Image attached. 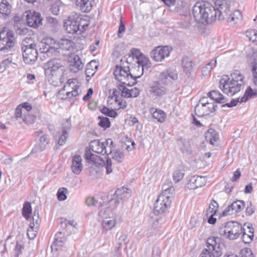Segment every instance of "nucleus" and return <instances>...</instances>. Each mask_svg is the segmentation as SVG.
Wrapping results in <instances>:
<instances>
[{
	"label": "nucleus",
	"mask_w": 257,
	"mask_h": 257,
	"mask_svg": "<svg viewBox=\"0 0 257 257\" xmlns=\"http://www.w3.org/2000/svg\"><path fill=\"white\" fill-rule=\"evenodd\" d=\"M42 46L40 50L41 53H44L47 57H57L59 56V50L72 51L75 48V43L71 40L62 38L58 43L54 39L47 38L42 41Z\"/></svg>",
	"instance_id": "obj_1"
},
{
	"label": "nucleus",
	"mask_w": 257,
	"mask_h": 257,
	"mask_svg": "<svg viewBox=\"0 0 257 257\" xmlns=\"http://www.w3.org/2000/svg\"><path fill=\"white\" fill-rule=\"evenodd\" d=\"M244 77L236 72L232 73L230 77L223 75L219 81V88L224 93L232 96L243 88Z\"/></svg>",
	"instance_id": "obj_2"
},
{
	"label": "nucleus",
	"mask_w": 257,
	"mask_h": 257,
	"mask_svg": "<svg viewBox=\"0 0 257 257\" xmlns=\"http://www.w3.org/2000/svg\"><path fill=\"white\" fill-rule=\"evenodd\" d=\"M85 16L77 14L69 16L64 23L67 33L72 34H81L89 25Z\"/></svg>",
	"instance_id": "obj_3"
},
{
	"label": "nucleus",
	"mask_w": 257,
	"mask_h": 257,
	"mask_svg": "<svg viewBox=\"0 0 257 257\" xmlns=\"http://www.w3.org/2000/svg\"><path fill=\"white\" fill-rule=\"evenodd\" d=\"M115 78L122 84L133 86L136 84V79L139 78L137 73H131L130 68L126 66L117 65L113 71Z\"/></svg>",
	"instance_id": "obj_4"
},
{
	"label": "nucleus",
	"mask_w": 257,
	"mask_h": 257,
	"mask_svg": "<svg viewBox=\"0 0 257 257\" xmlns=\"http://www.w3.org/2000/svg\"><path fill=\"white\" fill-rule=\"evenodd\" d=\"M220 240L218 237H209L206 241V248L203 249L199 257H220L222 254Z\"/></svg>",
	"instance_id": "obj_5"
},
{
	"label": "nucleus",
	"mask_w": 257,
	"mask_h": 257,
	"mask_svg": "<svg viewBox=\"0 0 257 257\" xmlns=\"http://www.w3.org/2000/svg\"><path fill=\"white\" fill-rule=\"evenodd\" d=\"M241 224L237 222H227L219 229V233L230 240L237 238L242 232Z\"/></svg>",
	"instance_id": "obj_6"
},
{
	"label": "nucleus",
	"mask_w": 257,
	"mask_h": 257,
	"mask_svg": "<svg viewBox=\"0 0 257 257\" xmlns=\"http://www.w3.org/2000/svg\"><path fill=\"white\" fill-rule=\"evenodd\" d=\"M16 38L12 30L2 29L0 31V51L11 50L16 44Z\"/></svg>",
	"instance_id": "obj_7"
},
{
	"label": "nucleus",
	"mask_w": 257,
	"mask_h": 257,
	"mask_svg": "<svg viewBox=\"0 0 257 257\" xmlns=\"http://www.w3.org/2000/svg\"><path fill=\"white\" fill-rule=\"evenodd\" d=\"M113 147V142L111 139H108L104 142L94 140L90 143V148L93 152L102 155H106V156L112 153Z\"/></svg>",
	"instance_id": "obj_8"
},
{
	"label": "nucleus",
	"mask_w": 257,
	"mask_h": 257,
	"mask_svg": "<svg viewBox=\"0 0 257 257\" xmlns=\"http://www.w3.org/2000/svg\"><path fill=\"white\" fill-rule=\"evenodd\" d=\"M207 98H201L195 107V114L198 117L209 115L216 110L217 105L215 102H209Z\"/></svg>",
	"instance_id": "obj_9"
},
{
	"label": "nucleus",
	"mask_w": 257,
	"mask_h": 257,
	"mask_svg": "<svg viewBox=\"0 0 257 257\" xmlns=\"http://www.w3.org/2000/svg\"><path fill=\"white\" fill-rule=\"evenodd\" d=\"M172 198L171 196L160 195L154 203V213L160 215L166 212L171 206Z\"/></svg>",
	"instance_id": "obj_10"
},
{
	"label": "nucleus",
	"mask_w": 257,
	"mask_h": 257,
	"mask_svg": "<svg viewBox=\"0 0 257 257\" xmlns=\"http://www.w3.org/2000/svg\"><path fill=\"white\" fill-rule=\"evenodd\" d=\"M36 47L37 45L35 43L22 46L23 60L26 64H33L37 60L38 52Z\"/></svg>",
	"instance_id": "obj_11"
},
{
	"label": "nucleus",
	"mask_w": 257,
	"mask_h": 257,
	"mask_svg": "<svg viewBox=\"0 0 257 257\" xmlns=\"http://www.w3.org/2000/svg\"><path fill=\"white\" fill-rule=\"evenodd\" d=\"M215 5V12L217 13L218 20L219 21L226 20L231 12L230 2L227 0H216Z\"/></svg>",
	"instance_id": "obj_12"
},
{
	"label": "nucleus",
	"mask_w": 257,
	"mask_h": 257,
	"mask_svg": "<svg viewBox=\"0 0 257 257\" xmlns=\"http://www.w3.org/2000/svg\"><path fill=\"white\" fill-rule=\"evenodd\" d=\"M171 50L172 48L168 46H159L152 50L150 56L156 62H162L169 56Z\"/></svg>",
	"instance_id": "obj_13"
},
{
	"label": "nucleus",
	"mask_w": 257,
	"mask_h": 257,
	"mask_svg": "<svg viewBox=\"0 0 257 257\" xmlns=\"http://www.w3.org/2000/svg\"><path fill=\"white\" fill-rule=\"evenodd\" d=\"M68 87L72 90L68 91L66 93L65 97H61L62 99H66L67 98H71L72 97H76L79 95L81 92H79L80 85L78 80L76 78L69 79L61 90L59 91V94L60 95L61 92L63 91L65 87Z\"/></svg>",
	"instance_id": "obj_14"
},
{
	"label": "nucleus",
	"mask_w": 257,
	"mask_h": 257,
	"mask_svg": "<svg viewBox=\"0 0 257 257\" xmlns=\"http://www.w3.org/2000/svg\"><path fill=\"white\" fill-rule=\"evenodd\" d=\"M26 20L28 25L33 28H37L42 25L43 18L39 12L27 11L26 12Z\"/></svg>",
	"instance_id": "obj_15"
},
{
	"label": "nucleus",
	"mask_w": 257,
	"mask_h": 257,
	"mask_svg": "<svg viewBox=\"0 0 257 257\" xmlns=\"http://www.w3.org/2000/svg\"><path fill=\"white\" fill-rule=\"evenodd\" d=\"M168 89L158 81H154L150 87V92L156 97H162L167 94Z\"/></svg>",
	"instance_id": "obj_16"
},
{
	"label": "nucleus",
	"mask_w": 257,
	"mask_h": 257,
	"mask_svg": "<svg viewBox=\"0 0 257 257\" xmlns=\"http://www.w3.org/2000/svg\"><path fill=\"white\" fill-rule=\"evenodd\" d=\"M206 7L201 23H206L207 24H211L217 19L215 8L208 2H207Z\"/></svg>",
	"instance_id": "obj_17"
},
{
	"label": "nucleus",
	"mask_w": 257,
	"mask_h": 257,
	"mask_svg": "<svg viewBox=\"0 0 257 257\" xmlns=\"http://www.w3.org/2000/svg\"><path fill=\"white\" fill-rule=\"evenodd\" d=\"M71 126V122L69 119H67L65 122L63 123L61 131L57 132L56 136L58 138V144L59 145L62 146L65 143L68 137V133Z\"/></svg>",
	"instance_id": "obj_18"
},
{
	"label": "nucleus",
	"mask_w": 257,
	"mask_h": 257,
	"mask_svg": "<svg viewBox=\"0 0 257 257\" xmlns=\"http://www.w3.org/2000/svg\"><path fill=\"white\" fill-rule=\"evenodd\" d=\"M206 2H199L195 4L192 9V14L196 21L202 22L205 9L206 8Z\"/></svg>",
	"instance_id": "obj_19"
},
{
	"label": "nucleus",
	"mask_w": 257,
	"mask_h": 257,
	"mask_svg": "<svg viewBox=\"0 0 257 257\" xmlns=\"http://www.w3.org/2000/svg\"><path fill=\"white\" fill-rule=\"evenodd\" d=\"M161 84L164 86L169 85L172 83V80L178 79V74L174 71L167 70L160 73L159 76Z\"/></svg>",
	"instance_id": "obj_20"
},
{
	"label": "nucleus",
	"mask_w": 257,
	"mask_h": 257,
	"mask_svg": "<svg viewBox=\"0 0 257 257\" xmlns=\"http://www.w3.org/2000/svg\"><path fill=\"white\" fill-rule=\"evenodd\" d=\"M131 196V191L130 189L121 187L117 189L113 195L112 200H115L114 202L119 203L121 200H126Z\"/></svg>",
	"instance_id": "obj_21"
},
{
	"label": "nucleus",
	"mask_w": 257,
	"mask_h": 257,
	"mask_svg": "<svg viewBox=\"0 0 257 257\" xmlns=\"http://www.w3.org/2000/svg\"><path fill=\"white\" fill-rule=\"evenodd\" d=\"M206 179L205 177L193 176L190 177L187 183V188L190 189H195L206 184Z\"/></svg>",
	"instance_id": "obj_22"
},
{
	"label": "nucleus",
	"mask_w": 257,
	"mask_h": 257,
	"mask_svg": "<svg viewBox=\"0 0 257 257\" xmlns=\"http://www.w3.org/2000/svg\"><path fill=\"white\" fill-rule=\"evenodd\" d=\"M69 66L70 70L77 72L82 69L83 64L78 55L75 54H71L69 56Z\"/></svg>",
	"instance_id": "obj_23"
},
{
	"label": "nucleus",
	"mask_w": 257,
	"mask_h": 257,
	"mask_svg": "<svg viewBox=\"0 0 257 257\" xmlns=\"http://www.w3.org/2000/svg\"><path fill=\"white\" fill-rule=\"evenodd\" d=\"M138 65L137 68L139 69V73H137L138 77L139 78L144 73V69H147L151 66V62L149 58L142 54L140 57L137 59Z\"/></svg>",
	"instance_id": "obj_24"
},
{
	"label": "nucleus",
	"mask_w": 257,
	"mask_h": 257,
	"mask_svg": "<svg viewBox=\"0 0 257 257\" xmlns=\"http://www.w3.org/2000/svg\"><path fill=\"white\" fill-rule=\"evenodd\" d=\"M49 140L45 135L42 134L39 138V143L32 150L31 154H36L45 150L49 144Z\"/></svg>",
	"instance_id": "obj_25"
},
{
	"label": "nucleus",
	"mask_w": 257,
	"mask_h": 257,
	"mask_svg": "<svg viewBox=\"0 0 257 257\" xmlns=\"http://www.w3.org/2000/svg\"><path fill=\"white\" fill-rule=\"evenodd\" d=\"M94 0H76V5L83 13L89 12L93 7Z\"/></svg>",
	"instance_id": "obj_26"
},
{
	"label": "nucleus",
	"mask_w": 257,
	"mask_h": 257,
	"mask_svg": "<svg viewBox=\"0 0 257 257\" xmlns=\"http://www.w3.org/2000/svg\"><path fill=\"white\" fill-rule=\"evenodd\" d=\"M71 169L73 173L78 175L82 169V159L79 155H75L72 158Z\"/></svg>",
	"instance_id": "obj_27"
},
{
	"label": "nucleus",
	"mask_w": 257,
	"mask_h": 257,
	"mask_svg": "<svg viewBox=\"0 0 257 257\" xmlns=\"http://www.w3.org/2000/svg\"><path fill=\"white\" fill-rule=\"evenodd\" d=\"M12 6L7 0H2L0 3V16L7 19L11 13Z\"/></svg>",
	"instance_id": "obj_28"
},
{
	"label": "nucleus",
	"mask_w": 257,
	"mask_h": 257,
	"mask_svg": "<svg viewBox=\"0 0 257 257\" xmlns=\"http://www.w3.org/2000/svg\"><path fill=\"white\" fill-rule=\"evenodd\" d=\"M65 241V237L64 233L61 231H59L56 233L54 237V240L51 244L52 249L58 250L59 247L62 246L63 243Z\"/></svg>",
	"instance_id": "obj_29"
},
{
	"label": "nucleus",
	"mask_w": 257,
	"mask_h": 257,
	"mask_svg": "<svg viewBox=\"0 0 257 257\" xmlns=\"http://www.w3.org/2000/svg\"><path fill=\"white\" fill-rule=\"evenodd\" d=\"M47 66V70L50 71L52 76L56 75V71L62 66L60 60L56 58L49 61Z\"/></svg>",
	"instance_id": "obj_30"
},
{
	"label": "nucleus",
	"mask_w": 257,
	"mask_h": 257,
	"mask_svg": "<svg viewBox=\"0 0 257 257\" xmlns=\"http://www.w3.org/2000/svg\"><path fill=\"white\" fill-rule=\"evenodd\" d=\"M205 140L212 145H214L219 140V134L214 129L210 128L205 134Z\"/></svg>",
	"instance_id": "obj_31"
},
{
	"label": "nucleus",
	"mask_w": 257,
	"mask_h": 257,
	"mask_svg": "<svg viewBox=\"0 0 257 257\" xmlns=\"http://www.w3.org/2000/svg\"><path fill=\"white\" fill-rule=\"evenodd\" d=\"M182 65L186 74L187 75H190L192 72L194 66V63L191 60L187 57H184L182 59Z\"/></svg>",
	"instance_id": "obj_32"
},
{
	"label": "nucleus",
	"mask_w": 257,
	"mask_h": 257,
	"mask_svg": "<svg viewBox=\"0 0 257 257\" xmlns=\"http://www.w3.org/2000/svg\"><path fill=\"white\" fill-rule=\"evenodd\" d=\"M207 95L210 97V102L223 103L224 102L223 95L219 92L215 90H212L208 92Z\"/></svg>",
	"instance_id": "obj_33"
},
{
	"label": "nucleus",
	"mask_w": 257,
	"mask_h": 257,
	"mask_svg": "<svg viewBox=\"0 0 257 257\" xmlns=\"http://www.w3.org/2000/svg\"><path fill=\"white\" fill-rule=\"evenodd\" d=\"M150 111L152 114L153 118L157 119L158 121L163 122L165 121L166 115L165 113L161 109L151 108L150 109Z\"/></svg>",
	"instance_id": "obj_34"
},
{
	"label": "nucleus",
	"mask_w": 257,
	"mask_h": 257,
	"mask_svg": "<svg viewBox=\"0 0 257 257\" xmlns=\"http://www.w3.org/2000/svg\"><path fill=\"white\" fill-rule=\"evenodd\" d=\"M247 228L249 229L248 234H246L243 230L244 229H242V241L245 243H249L250 242L254 237L253 235V229L252 227H250L249 226H247Z\"/></svg>",
	"instance_id": "obj_35"
},
{
	"label": "nucleus",
	"mask_w": 257,
	"mask_h": 257,
	"mask_svg": "<svg viewBox=\"0 0 257 257\" xmlns=\"http://www.w3.org/2000/svg\"><path fill=\"white\" fill-rule=\"evenodd\" d=\"M257 97V89H252L249 86L245 91L244 95L240 98L241 102H245L247 99L248 97Z\"/></svg>",
	"instance_id": "obj_36"
},
{
	"label": "nucleus",
	"mask_w": 257,
	"mask_h": 257,
	"mask_svg": "<svg viewBox=\"0 0 257 257\" xmlns=\"http://www.w3.org/2000/svg\"><path fill=\"white\" fill-rule=\"evenodd\" d=\"M32 213V207L31 203L29 202H26L22 208V215L27 220H28Z\"/></svg>",
	"instance_id": "obj_37"
},
{
	"label": "nucleus",
	"mask_w": 257,
	"mask_h": 257,
	"mask_svg": "<svg viewBox=\"0 0 257 257\" xmlns=\"http://www.w3.org/2000/svg\"><path fill=\"white\" fill-rule=\"evenodd\" d=\"M241 18V12L238 10H235L232 13L231 12L229 15V17L226 19L228 23H233L235 24L236 23V20H240Z\"/></svg>",
	"instance_id": "obj_38"
},
{
	"label": "nucleus",
	"mask_w": 257,
	"mask_h": 257,
	"mask_svg": "<svg viewBox=\"0 0 257 257\" xmlns=\"http://www.w3.org/2000/svg\"><path fill=\"white\" fill-rule=\"evenodd\" d=\"M216 63V61L215 60H211L210 62L202 67V74L204 76L209 74L212 68L215 66Z\"/></svg>",
	"instance_id": "obj_39"
},
{
	"label": "nucleus",
	"mask_w": 257,
	"mask_h": 257,
	"mask_svg": "<svg viewBox=\"0 0 257 257\" xmlns=\"http://www.w3.org/2000/svg\"><path fill=\"white\" fill-rule=\"evenodd\" d=\"M218 208V204L216 201L213 200L210 204L206 212V216H209V214H216Z\"/></svg>",
	"instance_id": "obj_40"
},
{
	"label": "nucleus",
	"mask_w": 257,
	"mask_h": 257,
	"mask_svg": "<svg viewBox=\"0 0 257 257\" xmlns=\"http://www.w3.org/2000/svg\"><path fill=\"white\" fill-rule=\"evenodd\" d=\"M175 191L174 187L172 186L168 187L167 185H163L162 186V192L160 195H164V196H171V198L174 196V193Z\"/></svg>",
	"instance_id": "obj_41"
},
{
	"label": "nucleus",
	"mask_w": 257,
	"mask_h": 257,
	"mask_svg": "<svg viewBox=\"0 0 257 257\" xmlns=\"http://www.w3.org/2000/svg\"><path fill=\"white\" fill-rule=\"evenodd\" d=\"M85 157L86 160L95 164L97 163L99 160L102 161L100 157L92 154L90 151H86L85 152Z\"/></svg>",
	"instance_id": "obj_42"
},
{
	"label": "nucleus",
	"mask_w": 257,
	"mask_h": 257,
	"mask_svg": "<svg viewBox=\"0 0 257 257\" xmlns=\"http://www.w3.org/2000/svg\"><path fill=\"white\" fill-rule=\"evenodd\" d=\"M115 225V220L113 219L106 218L102 223L103 228L106 230H110Z\"/></svg>",
	"instance_id": "obj_43"
},
{
	"label": "nucleus",
	"mask_w": 257,
	"mask_h": 257,
	"mask_svg": "<svg viewBox=\"0 0 257 257\" xmlns=\"http://www.w3.org/2000/svg\"><path fill=\"white\" fill-rule=\"evenodd\" d=\"M184 175V170L177 169L173 174V179L175 183L179 182L183 178Z\"/></svg>",
	"instance_id": "obj_44"
},
{
	"label": "nucleus",
	"mask_w": 257,
	"mask_h": 257,
	"mask_svg": "<svg viewBox=\"0 0 257 257\" xmlns=\"http://www.w3.org/2000/svg\"><path fill=\"white\" fill-rule=\"evenodd\" d=\"M245 34L250 41L257 44V30L255 29L248 30L246 31Z\"/></svg>",
	"instance_id": "obj_45"
},
{
	"label": "nucleus",
	"mask_w": 257,
	"mask_h": 257,
	"mask_svg": "<svg viewBox=\"0 0 257 257\" xmlns=\"http://www.w3.org/2000/svg\"><path fill=\"white\" fill-rule=\"evenodd\" d=\"M251 65L253 82L255 85L257 86V59H254Z\"/></svg>",
	"instance_id": "obj_46"
},
{
	"label": "nucleus",
	"mask_w": 257,
	"mask_h": 257,
	"mask_svg": "<svg viewBox=\"0 0 257 257\" xmlns=\"http://www.w3.org/2000/svg\"><path fill=\"white\" fill-rule=\"evenodd\" d=\"M244 206V202L242 200H237L232 203V207L234 209V213L240 212Z\"/></svg>",
	"instance_id": "obj_47"
},
{
	"label": "nucleus",
	"mask_w": 257,
	"mask_h": 257,
	"mask_svg": "<svg viewBox=\"0 0 257 257\" xmlns=\"http://www.w3.org/2000/svg\"><path fill=\"white\" fill-rule=\"evenodd\" d=\"M100 111L106 115L113 118H115L117 115V113L115 110L109 109L105 106L103 107L100 109Z\"/></svg>",
	"instance_id": "obj_48"
},
{
	"label": "nucleus",
	"mask_w": 257,
	"mask_h": 257,
	"mask_svg": "<svg viewBox=\"0 0 257 257\" xmlns=\"http://www.w3.org/2000/svg\"><path fill=\"white\" fill-rule=\"evenodd\" d=\"M98 118L100 119L98 122V125L103 127L104 129L108 128L110 126V122L108 118L106 117L99 116Z\"/></svg>",
	"instance_id": "obj_49"
},
{
	"label": "nucleus",
	"mask_w": 257,
	"mask_h": 257,
	"mask_svg": "<svg viewBox=\"0 0 257 257\" xmlns=\"http://www.w3.org/2000/svg\"><path fill=\"white\" fill-rule=\"evenodd\" d=\"M124 84H120L118 86V90L121 91V95L122 96L130 98V89L126 88Z\"/></svg>",
	"instance_id": "obj_50"
},
{
	"label": "nucleus",
	"mask_w": 257,
	"mask_h": 257,
	"mask_svg": "<svg viewBox=\"0 0 257 257\" xmlns=\"http://www.w3.org/2000/svg\"><path fill=\"white\" fill-rule=\"evenodd\" d=\"M67 191V189L65 188H62L59 189L57 193L58 199L59 201H64L67 198L66 193Z\"/></svg>",
	"instance_id": "obj_51"
},
{
	"label": "nucleus",
	"mask_w": 257,
	"mask_h": 257,
	"mask_svg": "<svg viewBox=\"0 0 257 257\" xmlns=\"http://www.w3.org/2000/svg\"><path fill=\"white\" fill-rule=\"evenodd\" d=\"M106 160L104 163L105 168L106 170V174H109L110 173H112V161L111 159L108 158L107 156L106 158Z\"/></svg>",
	"instance_id": "obj_52"
},
{
	"label": "nucleus",
	"mask_w": 257,
	"mask_h": 257,
	"mask_svg": "<svg viewBox=\"0 0 257 257\" xmlns=\"http://www.w3.org/2000/svg\"><path fill=\"white\" fill-rule=\"evenodd\" d=\"M124 157V154L123 152L118 151L114 152L112 158L118 163H120L122 161Z\"/></svg>",
	"instance_id": "obj_53"
},
{
	"label": "nucleus",
	"mask_w": 257,
	"mask_h": 257,
	"mask_svg": "<svg viewBox=\"0 0 257 257\" xmlns=\"http://www.w3.org/2000/svg\"><path fill=\"white\" fill-rule=\"evenodd\" d=\"M38 229H35V228L29 227L27 229V235L30 239H34L37 234Z\"/></svg>",
	"instance_id": "obj_54"
},
{
	"label": "nucleus",
	"mask_w": 257,
	"mask_h": 257,
	"mask_svg": "<svg viewBox=\"0 0 257 257\" xmlns=\"http://www.w3.org/2000/svg\"><path fill=\"white\" fill-rule=\"evenodd\" d=\"M25 114V110H22L21 108V105H19L15 110V118L16 119H18L19 118H22L23 116H22V114Z\"/></svg>",
	"instance_id": "obj_55"
},
{
	"label": "nucleus",
	"mask_w": 257,
	"mask_h": 257,
	"mask_svg": "<svg viewBox=\"0 0 257 257\" xmlns=\"http://www.w3.org/2000/svg\"><path fill=\"white\" fill-rule=\"evenodd\" d=\"M86 204L88 206H97L98 204V201L94 197H88L85 200Z\"/></svg>",
	"instance_id": "obj_56"
},
{
	"label": "nucleus",
	"mask_w": 257,
	"mask_h": 257,
	"mask_svg": "<svg viewBox=\"0 0 257 257\" xmlns=\"http://www.w3.org/2000/svg\"><path fill=\"white\" fill-rule=\"evenodd\" d=\"M241 257H254L252 251L249 248H245L240 252Z\"/></svg>",
	"instance_id": "obj_57"
},
{
	"label": "nucleus",
	"mask_w": 257,
	"mask_h": 257,
	"mask_svg": "<svg viewBox=\"0 0 257 257\" xmlns=\"http://www.w3.org/2000/svg\"><path fill=\"white\" fill-rule=\"evenodd\" d=\"M23 121L26 124L33 123L35 120V117L30 115L24 114L23 117Z\"/></svg>",
	"instance_id": "obj_58"
},
{
	"label": "nucleus",
	"mask_w": 257,
	"mask_h": 257,
	"mask_svg": "<svg viewBox=\"0 0 257 257\" xmlns=\"http://www.w3.org/2000/svg\"><path fill=\"white\" fill-rule=\"evenodd\" d=\"M16 33L19 35H26L28 32V29L24 26H21L15 29Z\"/></svg>",
	"instance_id": "obj_59"
},
{
	"label": "nucleus",
	"mask_w": 257,
	"mask_h": 257,
	"mask_svg": "<svg viewBox=\"0 0 257 257\" xmlns=\"http://www.w3.org/2000/svg\"><path fill=\"white\" fill-rule=\"evenodd\" d=\"M234 213V209H233V207H232V203L228 205L223 211L222 215L223 216H228L232 215Z\"/></svg>",
	"instance_id": "obj_60"
},
{
	"label": "nucleus",
	"mask_w": 257,
	"mask_h": 257,
	"mask_svg": "<svg viewBox=\"0 0 257 257\" xmlns=\"http://www.w3.org/2000/svg\"><path fill=\"white\" fill-rule=\"evenodd\" d=\"M97 67L98 66L96 64L95 61L93 60L90 61L86 65V74H87L89 73V70H92L93 67L96 69Z\"/></svg>",
	"instance_id": "obj_61"
},
{
	"label": "nucleus",
	"mask_w": 257,
	"mask_h": 257,
	"mask_svg": "<svg viewBox=\"0 0 257 257\" xmlns=\"http://www.w3.org/2000/svg\"><path fill=\"white\" fill-rule=\"evenodd\" d=\"M116 236L118 237V245H121L122 243L125 242L127 239V235L125 234L117 233Z\"/></svg>",
	"instance_id": "obj_62"
},
{
	"label": "nucleus",
	"mask_w": 257,
	"mask_h": 257,
	"mask_svg": "<svg viewBox=\"0 0 257 257\" xmlns=\"http://www.w3.org/2000/svg\"><path fill=\"white\" fill-rule=\"evenodd\" d=\"M240 101V99L239 98L232 99L230 102L222 105V107L227 106L228 107H232L236 106L239 102L241 103Z\"/></svg>",
	"instance_id": "obj_63"
},
{
	"label": "nucleus",
	"mask_w": 257,
	"mask_h": 257,
	"mask_svg": "<svg viewBox=\"0 0 257 257\" xmlns=\"http://www.w3.org/2000/svg\"><path fill=\"white\" fill-rule=\"evenodd\" d=\"M131 53L132 56L136 58L137 59L143 54L140 49L136 48H132L131 50Z\"/></svg>",
	"instance_id": "obj_64"
}]
</instances>
